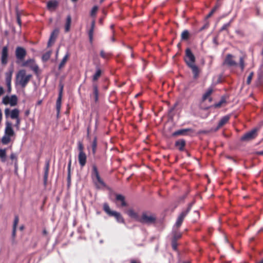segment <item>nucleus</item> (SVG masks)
Returning <instances> with one entry per match:
<instances>
[{
  "label": "nucleus",
  "instance_id": "1",
  "mask_svg": "<svg viewBox=\"0 0 263 263\" xmlns=\"http://www.w3.org/2000/svg\"><path fill=\"white\" fill-rule=\"evenodd\" d=\"M32 77L31 74H27L25 70H20L16 75L15 85L24 88L27 86Z\"/></svg>",
  "mask_w": 263,
  "mask_h": 263
},
{
  "label": "nucleus",
  "instance_id": "2",
  "mask_svg": "<svg viewBox=\"0 0 263 263\" xmlns=\"http://www.w3.org/2000/svg\"><path fill=\"white\" fill-rule=\"evenodd\" d=\"M15 133L12 128V123L7 121L6 122L4 135L1 139L2 143L4 145L8 144L11 141V138L13 137Z\"/></svg>",
  "mask_w": 263,
  "mask_h": 263
},
{
  "label": "nucleus",
  "instance_id": "3",
  "mask_svg": "<svg viewBox=\"0 0 263 263\" xmlns=\"http://www.w3.org/2000/svg\"><path fill=\"white\" fill-rule=\"evenodd\" d=\"M155 216L151 213L143 212L140 219L139 222L142 224H151L155 222Z\"/></svg>",
  "mask_w": 263,
  "mask_h": 263
},
{
  "label": "nucleus",
  "instance_id": "4",
  "mask_svg": "<svg viewBox=\"0 0 263 263\" xmlns=\"http://www.w3.org/2000/svg\"><path fill=\"white\" fill-rule=\"evenodd\" d=\"M184 59L188 66L195 64V57L190 48L186 49Z\"/></svg>",
  "mask_w": 263,
  "mask_h": 263
},
{
  "label": "nucleus",
  "instance_id": "5",
  "mask_svg": "<svg viewBox=\"0 0 263 263\" xmlns=\"http://www.w3.org/2000/svg\"><path fill=\"white\" fill-rule=\"evenodd\" d=\"M5 115L6 118H10L11 119H16L19 118L20 111L17 108L10 110L7 108L5 109Z\"/></svg>",
  "mask_w": 263,
  "mask_h": 263
},
{
  "label": "nucleus",
  "instance_id": "6",
  "mask_svg": "<svg viewBox=\"0 0 263 263\" xmlns=\"http://www.w3.org/2000/svg\"><path fill=\"white\" fill-rule=\"evenodd\" d=\"M257 128H254L251 131L244 134V135L241 138V140L242 141H249L254 139L257 136Z\"/></svg>",
  "mask_w": 263,
  "mask_h": 263
},
{
  "label": "nucleus",
  "instance_id": "7",
  "mask_svg": "<svg viewBox=\"0 0 263 263\" xmlns=\"http://www.w3.org/2000/svg\"><path fill=\"white\" fill-rule=\"evenodd\" d=\"M2 103L5 105L9 104L11 106H14L17 104V98L15 95L6 96L3 98Z\"/></svg>",
  "mask_w": 263,
  "mask_h": 263
},
{
  "label": "nucleus",
  "instance_id": "8",
  "mask_svg": "<svg viewBox=\"0 0 263 263\" xmlns=\"http://www.w3.org/2000/svg\"><path fill=\"white\" fill-rule=\"evenodd\" d=\"M26 55V50L22 47H17L15 50V55L17 60L19 62H22L24 60Z\"/></svg>",
  "mask_w": 263,
  "mask_h": 263
},
{
  "label": "nucleus",
  "instance_id": "9",
  "mask_svg": "<svg viewBox=\"0 0 263 263\" xmlns=\"http://www.w3.org/2000/svg\"><path fill=\"white\" fill-rule=\"evenodd\" d=\"M22 66L24 67H29L35 72L37 71L39 68L37 65L35 63L33 59H29L24 62Z\"/></svg>",
  "mask_w": 263,
  "mask_h": 263
},
{
  "label": "nucleus",
  "instance_id": "10",
  "mask_svg": "<svg viewBox=\"0 0 263 263\" xmlns=\"http://www.w3.org/2000/svg\"><path fill=\"white\" fill-rule=\"evenodd\" d=\"M63 88V86H62L61 87L59 96H58V98L57 102H56V109H57L58 115H59L60 114V109H61V101H62V97Z\"/></svg>",
  "mask_w": 263,
  "mask_h": 263
},
{
  "label": "nucleus",
  "instance_id": "11",
  "mask_svg": "<svg viewBox=\"0 0 263 263\" xmlns=\"http://www.w3.org/2000/svg\"><path fill=\"white\" fill-rule=\"evenodd\" d=\"M8 48L5 46L3 48L1 57V62L3 65H6L8 62Z\"/></svg>",
  "mask_w": 263,
  "mask_h": 263
},
{
  "label": "nucleus",
  "instance_id": "12",
  "mask_svg": "<svg viewBox=\"0 0 263 263\" xmlns=\"http://www.w3.org/2000/svg\"><path fill=\"white\" fill-rule=\"evenodd\" d=\"M224 63L230 66H236L237 65V63L233 60V56L230 54L227 55Z\"/></svg>",
  "mask_w": 263,
  "mask_h": 263
},
{
  "label": "nucleus",
  "instance_id": "13",
  "mask_svg": "<svg viewBox=\"0 0 263 263\" xmlns=\"http://www.w3.org/2000/svg\"><path fill=\"white\" fill-rule=\"evenodd\" d=\"M86 155L85 153H79L78 161L81 167H83L86 162Z\"/></svg>",
  "mask_w": 263,
  "mask_h": 263
},
{
  "label": "nucleus",
  "instance_id": "14",
  "mask_svg": "<svg viewBox=\"0 0 263 263\" xmlns=\"http://www.w3.org/2000/svg\"><path fill=\"white\" fill-rule=\"evenodd\" d=\"M98 189H102L106 186V184L103 180L101 178L100 176L93 179Z\"/></svg>",
  "mask_w": 263,
  "mask_h": 263
},
{
  "label": "nucleus",
  "instance_id": "15",
  "mask_svg": "<svg viewBox=\"0 0 263 263\" xmlns=\"http://www.w3.org/2000/svg\"><path fill=\"white\" fill-rule=\"evenodd\" d=\"M59 31L57 29H54L52 31V32L51 33V34L50 35L49 40L48 42V46H50L51 44L53 43L54 42L55 39L57 38V37L59 34Z\"/></svg>",
  "mask_w": 263,
  "mask_h": 263
},
{
  "label": "nucleus",
  "instance_id": "16",
  "mask_svg": "<svg viewBox=\"0 0 263 263\" xmlns=\"http://www.w3.org/2000/svg\"><path fill=\"white\" fill-rule=\"evenodd\" d=\"M230 117L229 116H225L223 117L218 122V126L216 127V130L218 129L219 128H220L223 125H224L226 123H227Z\"/></svg>",
  "mask_w": 263,
  "mask_h": 263
},
{
  "label": "nucleus",
  "instance_id": "17",
  "mask_svg": "<svg viewBox=\"0 0 263 263\" xmlns=\"http://www.w3.org/2000/svg\"><path fill=\"white\" fill-rule=\"evenodd\" d=\"M71 24V17L70 15H68L66 20L65 24V32H68L70 30V26Z\"/></svg>",
  "mask_w": 263,
  "mask_h": 263
},
{
  "label": "nucleus",
  "instance_id": "18",
  "mask_svg": "<svg viewBox=\"0 0 263 263\" xmlns=\"http://www.w3.org/2000/svg\"><path fill=\"white\" fill-rule=\"evenodd\" d=\"M11 73H7L6 77V83L7 86L8 91L10 92L11 90Z\"/></svg>",
  "mask_w": 263,
  "mask_h": 263
},
{
  "label": "nucleus",
  "instance_id": "19",
  "mask_svg": "<svg viewBox=\"0 0 263 263\" xmlns=\"http://www.w3.org/2000/svg\"><path fill=\"white\" fill-rule=\"evenodd\" d=\"M111 216L115 217L117 222L124 223V220L120 213L115 211Z\"/></svg>",
  "mask_w": 263,
  "mask_h": 263
},
{
  "label": "nucleus",
  "instance_id": "20",
  "mask_svg": "<svg viewBox=\"0 0 263 263\" xmlns=\"http://www.w3.org/2000/svg\"><path fill=\"white\" fill-rule=\"evenodd\" d=\"M194 202H192L189 204V206L186 210L182 211L180 214L179 215L180 217H181L182 219H184L185 217L187 215L189 212L190 211L192 205H193Z\"/></svg>",
  "mask_w": 263,
  "mask_h": 263
},
{
  "label": "nucleus",
  "instance_id": "21",
  "mask_svg": "<svg viewBox=\"0 0 263 263\" xmlns=\"http://www.w3.org/2000/svg\"><path fill=\"white\" fill-rule=\"evenodd\" d=\"M185 144V140H184L183 139L178 140L175 142V146L180 151L183 150Z\"/></svg>",
  "mask_w": 263,
  "mask_h": 263
},
{
  "label": "nucleus",
  "instance_id": "22",
  "mask_svg": "<svg viewBox=\"0 0 263 263\" xmlns=\"http://www.w3.org/2000/svg\"><path fill=\"white\" fill-rule=\"evenodd\" d=\"M127 213L129 217H130L132 218H134L135 220L139 222L140 216H139L138 214L136 213H135L133 210H129L127 212Z\"/></svg>",
  "mask_w": 263,
  "mask_h": 263
},
{
  "label": "nucleus",
  "instance_id": "23",
  "mask_svg": "<svg viewBox=\"0 0 263 263\" xmlns=\"http://www.w3.org/2000/svg\"><path fill=\"white\" fill-rule=\"evenodd\" d=\"M192 70V72L194 74V78L196 79L199 75V70L198 67L195 65H192L191 66H189Z\"/></svg>",
  "mask_w": 263,
  "mask_h": 263
},
{
  "label": "nucleus",
  "instance_id": "24",
  "mask_svg": "<svg viewBox=\"0 0 263 263\" xmlns=\"http://www.w3.org/2000/svg\"><path fill=\"white\" fill-rule=\"evenodd\" d=\"M116 199L117 201L121 202V205L122 206H125L126 205V203L125 201V198L123 195L121 194H117L116 196Z\"/></svg>",
  "mask_w": 263,
  "mask_h": 263
},
{
  "label": "nucleus",
  "instance_id": "25",
  "mask_svg": "<svg viewBox=\"0 0 263 263\" xmlns=\"http://www.w3.org/2000/svg\"><path fill=\"white\" fill-rule=\"evenodd\" d=\"M93 95L94 96V101L95 102H97L99 99V91L97 85H93Z\"/></svg>",
  "mask_w": 263,
  "mask_h": 263
},
{
  "label": "nucleus",
  "instance_id": "26",
  "mask_svg": "<svg viewBox=\"0 0 263 263\" xmlns=\"http://www.w3.org/2000/svg\"><path fill=\"white\" fill-rule=\"evenodd\" d=\"M58 5V2L55 0H51L48 2L47 7L48 9L55 8Z\"/></svg>",
  "mask_w": 263,
  "mask_h": 263
},
{
  "label": "nucleus",
  "instance_id": "27",
  "mask_svg": "<svg viewBox=\"0 0 263 263\" xmlns=\"http://www.w3.org/2000/svg\"><path fill=\"white\" fill-rule=\"evenodd\" d=\"M69 55V54L68 52H67L66 54L65 55V56L63 57V58L62 59L61 62H60V63L59 65V69H62L64 67V66L65 65V64H66V63L68 60Z\"/></svg>",
  "mask_w": 263,
  "mask_h": 263
},
{
  "label": "nucleus",
  "instance_id": "28",
  "mask_svg": "<svg viewBox=\"0 0 263 263\" xmlns=\"http://www.w3.org/2000/svg\"><path fill=\"white\" fill-rule=\"evenodd\" d=\"M103 209L104 211L109 216H111L113 214V213H114L115 211H111L110 209L109 206L108 204L106 203H104L103 204Z\"/></svg>",
  "mask_w": 263,
  "mask_h": 263
},
{
  "label": "nucleus",
  "instance_id": "29",
  "mask_svg": "<svg viewBox=\"0 0 263 263\" xmlns=\"http://www.w3.org/2000/svg\"><path fill=\"white\" fill-rule=\"evenodd\" d=\"M6 149H0V159L2 162H5L6 160Z\"/></svg>",
  "mask_w": 263,
  "mask_h": 263
},
{
  "label": "nucleus",
  "instance_id": "30",
  "mask_svg": "<svg viewBox=\"0 0 263 263\" xmlns=\"http://www.w3.org/2000/svg\"><path fill=\"white\" fill-rule=\"evenodd\" d=\"M101 74V70L99 68H97L95 73L92 77V80L94 81H97Z\"/></svg>",
  "mask_w": 263,
  "mask_h": 263
},
{
  "label": "nucleus",
  "instance_id": "31",
  "mask_svg": "<svg viewBox=\"0 0 263 263\" xmlns=\"http://www.w3.org/2000/svg\"><path fill=\"white\" fill-rule=\"evenodd\" d=\"M190 130L189 129H180V130H178L177 131H176L175 132H174L173 134V136H177V135H184L186 134V133Z\"/></svg>",
  "mask_w": 263,
  "mask_h": 263
},
{
  "label": "nucleus",
  "instance_id": "32",
  "mask_svg": "<svg viewBox=\"0 0 263 263\" xmlns=\"http://www.w3.org/2000/svg\"><path fill=\"white\" fill-rule=\"evenodd\" d=\"M97 146V138L95 137L92 142L91 148H92V153L94 155L96 153V148Z\"/></svg>",
  "mask_w": 263,
  "mask_h": 263
},
{
  "label": "nucleus",
  "instance_id": "33",
  "mask_svg": "<svg viewBox=\"0 0 263 263\" xmlns=\"http://www.w3.org/2000/svg\"><path fill=\"white\" fill-rule=\"evenodd\" d=\"M189 36V32L187 30H184L181 35V40H187Z\"/></svg>",
  "mask_w": 263,
  "mask_h": 263
},
{
  "label": "nucleus",
  "instance_id": "34",
  "mask_svg": "<svg viewBox=\"0 0 263 263\" xmlns=\"http://www.w3.org/2000/svg\"><path fill=\"white\" fill-rule=\"evenodd\" d=\"M213 92V89L212 88H209L207 91L205 92V93L203 95L202 98L203 100H205Z\"/></svg>",
  "mask_w": 263,
  "mask_h": 263
},
{
  "label": "nucleus",
  "instance_id": "35",
  "mask_svg": "<svg viewBox=\"0 0 263 263\" xmlns=\"http://www.w3.org/2000/svg\"><path fill=\"white\" fill-rule=\"evenodd\" d=\"M92 174L95 178L100 176L97 167L96 165H93L92 166Z\"/></svg>",
  "mask_w": 263,
  "mask_h": 263
},
{
  "label": "nucleus",
  "instance_id": "36",
  "mask_svg": "<svg viewBox=\"0 0 263 263\" xmlns=\"http://www.w3.org/2000/svg\"><path fill=\"white\" fill-rule=\"evenodd\" d=\"M10 158L12 160H15V167L16 168H17V155L16 154L12 153L10 156Z\"/></svg>",
  "mask_w": 263,
  "mask_h": 263
},
{
  "label": "nucleus",
  "instance_id": "37",
  "mask_svg": "<svg viewBox=\"0 0 263 263\" xmlns=\"http://www.w3.org/2000/svg\"><path fill=\"white\" fill-rule=\"evenodd\" d=\"M183 221V219H182L179 216H178V218H177V219L176 220V222L175 223L174 227H176L177 228H179L181 225Z\"/></svg>",
  "mask_w": 263,
  "mask_h": 263
},
{
  "label": "nucleus",
  "instance_id": "38",
  "mask_svg": "<svg viewBox=\"0 0 263 263\" xmlns=\"http://www.w3.org/2000/svg\"><path fill=\"white\" fill-rule=\"evenodd\" d=\"M98 9V6H93L90 11V15L91 16H95Z\"/></svg>",
  "mask_w": 263,
  "mask_h": 263
},
{
  "label": "nucleus",
  "instance_id": "39",
  "mask_svg": "<svg viewBox=\"0 0 263 263\" xmlns=\"http://www.w3.org/2000/svg\"><path fill=\"white\" fill-rule=\"evenodd\" d=\"M225 102H226L225 99L222 98L218 102L214 104V106H215V107H219L222 105V104L225 103Z\"/></svg>",
  "mask_w": 263,
  "mask_h": 263
},
{
  "label": "nucleus",
  "instance_id": "40",
  "mask_svg": "<svg viewBox=\"0 0 263 263\" xmlns=\"http://www.w3.org/2000/svg\"><path fill=\"white\" fill-rule=\"evenodd\" d=\"M18 221H19L18 217L17 216H15L14 219V221H13V228L16 229Z\"/></svg>",
  "mask_w": 263,
  "mask_h": 263
},
{
  "label": "nucleus",
  "instance_id": "41",
  "mask_svg": "<svg viewBox=\"0 0 263 263\" xmlns=\"http://www.w3.org/2000/svg\"><path fill=\"white\" fill-rule=\"evenodd\" d=\"M78 149H79V153H84V151H83V144L80 141H79L78 142Z\"/></svg>",
  "mask_w": 263,
  "mask_h": 263
},
{
  "label": "nucleus",
  "instance_id": "42",
  "mask_svg": "<svg viewBox=\"0 0 263 263\" xmlns=\"http://www.w3.org/2000/svg\"><path fill=\"white\" fill-rule=\"evenodd\" d=\"M15 120V123L14 124V126L16 127V129H18L20 128L21 120H20V118H18Z\"/></svg>",
  "mask_w": 263,
  "mask_h": 263
},
{
  "label": "nucleus",
  "instance_id": "43",
  "mask_svg": "<svg viewBox=\"0 0 263 263\" xmlns=\"http://www.w3.org/2000/svg\"><path fill=\"white\" fill-rule=\"evenodd\" d=\"M239 65L241 70H243L245 68V63L243 58L242 57H240L239 59Z\"/></svg>",
  "mask_w": 263,
  "mask_h": 263
},
{
  "label": "nucleus",
  "instance_id": "44",
  "mask_svg": "<svg viewBox=\"0 0 263 263\" xmlns=\"http://www.w3.org/2000/svg\"><path fill=\"white\" fill-rule=\"evenodd\" d=\"M93 31L94 29L90 28L88 32L89 38L90 42H92L93 39Z\"/></svg>",
  "mask_w": 263,
  "mask_h": 263
},
{
  "label": "nucleus",
  "instance_id": "45",
  "mask_svg": "<svg viewBox=\"0 0 263 263\" xmlns=\"http://www.w3.org/2000/svg\"><path fill=\"white\" fill-rule=\"evenodd\" d=\"M181 237V234L180 233L175 232L173 235V239H175V240L177 241V240L180 238Z\"/></svg>",
  "mask_w": 263,
  "mask_h": 263
},
{
  "label": "nucleus",
  "instance_id": "46",
  "mask_svg": "<svg viewBox=\"0 0 263 263\" xmlns=\"http://www.w3.org/2000/svg\"><path fill=\"white\" fill-rule=\"evenodd\" d=\"M172 246L173 250H176L177 248V241L175 239H172Z\"/></svg>",
  "mask_w": 263,
  "mask_h": 263
},
{
  "label": "nucleus",
  "instance_id": "47",
  "mask_svg": "<svg viewBox=\"0 0 263 263\" xmlns=\"http://www.w3.org/2000/svg\"><path fill=\"white\" fill-rule=\"evenodd\" d=\"M231 22H232V20H231L229 23L224 24L222 26V27H221V28L220 29V31H223V30L226 29L230 25Z\"/></svg>",
  "mask_w": 263,
  "mask_h": 263
},
{
  "label": "nucleus",
  "instance_id": "48",
  "mask_svg": "<svg viewBox=\"0 0 263 263\" xmlns=\"http://www.w3.org/2000/svg\"><path fill=\"white\" fill-rule=\"evenodd\" d=\"M218 6H215L212 10L209 13V14L207 16V18H209L211 17L213 14L215 12V11L216 10V9L218 8Z\"/></svg>",
  "mask_w": 263,
  "mask_h": 263
},
{
  "label": "nucleus",
  "instance_id": "49",
  "mask_svg": "<svg viewBox=\"0 0 263 263\" xmlns=\"http://www.w3.org/2000/svg\"><path fill=\"white\" fill-rule=\"evenodd\" d=\"M253 76V72H252L250 73L249 76L248 77L247 80V83L248 84H249L251 83Z\"/></svg>",
  "mask_w": 263,
  "mask_h": 263
},
{
  "label": "nucleus",
  "instance_id": "50",
  "mask_svg": "<svg viewBox=\"0 0 263 263\" xmlns=\"http://www.w3.org/2000/svg\"><path fill=\"white\" fill-rule=\"evenodd\" d=\"M48 176V172H45L44 175V182L45 185H46V184L47 183Z\"/></svg>",
  "mask_w": 263,
  "mask_h": 263
},
{
  "label": "nucleus",
  "instance_id": "51",
  "mask_svg": "<svg viewBox=\"0 0 263 263\" xmlns=\"http://www.w3.org/2000/svg\"><path fill=\"white\" fill-rule=\"evenodd\" d=\"M100 55L102 58L105 59L107 58V54H106L103 50L101 51Z\"/></svg>",
  "mask_w": 263,
  "mask_h": 263
},
{
  "label": "nucleus",
  "instance_id": "52",
  "mask_svg": "<svg viewBox=\"0 0 263 263\" xmlns=\"http://www.w3.org/2000/svg\"><path fill=\"white\" fill-rule=\"evenodd\" d=\"M50 57V54L49 53H47L46 54H44L43 56V59L44 60H48Z\"/></svg>",
  "mask_w": 263,
  "mask_h": 263
},
{
  "label": "nucleus",
  "instance_id": "53",
  "mask_svg": "<svg viewBox=\"0 0 263 263\" xmlns=\"http://www.w3.org/2000/svg\"><path fill=\"white\" fill-rule=\"evenodd\" d=\"M16 231V228H13V229H12V236L13 238H14L15 237Z\"/></svg>",
  "mask_w": 263,
  "mask_h": 263
},
{
  "label": "nucleus",
  "instance_id": "54",
  "mask_svg": "<svg viewBox=\"0 0 263 263\" xmlns=\"http://www.w3.org/2000/svg\"><path fill=\"white\" fill-rule=\"evenodd\" d=\"M49 163L47 162L46 164V166H45V172H49Z\"/></svg>",
  "mask_w": 263,
  "mask_h": 263
},
{
  "label": "nucleus",
  "instance_id": "55",
  "mask_svg": "<svg viewBox=\"0 0 263 263\" xmlns=\"http://www.w3.org/2000/svg\"><path fill=\"white\" fill-rule=\"evenodd\" d=\"M17 22L18 24L20 26L21 24V18L18 14H17Z\"/></svg>",
  "mask_w": 263,
  "mask_h": 263
},
{
  "label": "nucleus",
  "instance_id": "56",
  "mask_svg": "<svg viewBox=\"0 0 263 263\" xmlns=\"http://www.w3.org/2000/svg\"><path fill=\"white\" fill-rule=\"evenodd\" d=\"M95 27V21L93 20L91 22L90 28L94 29Z\"/></svg>",
  "mask_w": 263,
  "mask_h": 263
},
{
  "label": "nucleus",
  "instance_id": "57",
  "mask_svg": "<svg viewBox=\"0 0 263 263\" xmlns=\"http://www.w3.org/2000/svg\"><path fill=\"white\" fill-rule=\"evenodd\" d=\"M4 90L2 86H0V97L4 93Z\"/></svg>",
  "mask_w": 263,
  "mask_h": 263
},
{
  "label": "nucleus",
  "instance_id": "58",
  "mask_svg": "<svg viewBox=\"0 0 263 263\" xmlns=\"http://www.w3.org/2000/svg\"><path fill=\"white\" fill-rule=\"evenodd\" d=\"M2 120V110L0 109V123L1 122Z\"/></svg>",
  "mask_w": 263,
  "mask_h": 263
},
{
  "label": "nucleus",
  "instance_id": "59",
  "mask_svg": "<svg viewBox=\"0 0 263 263\" xmlns=\"http://www.w3.org/2000/svg\"><path fill=\"white\" fill-rule=\"evenodd\" d=\"M257 154L260 155H263V151L258 152Z\"/></svg>",
  "mask_w": 263,
  "mask_h": 263
},
{
  "label": "nucleus",
  "instance_id": "60",
  "mask_svg": "<svg viewBox=\"0 0 263 263\" xmlns=\"http://www.w3.org/2000/svg\"><path fill=\"white\" fill-rule=\"evenodd\" d=\"M71 163V160H70V161H69V163H68V168H69H69H70V167Z\"/></svg>",
  "mask_w": 263,
  "mask_h": 263
},
{
  "label": "nucleus",
  "instance_id": "61",
  "mask_svg": "<svg viewBox=\"0 0 263 263\" xmlns=\"http://www.w3.org/2000/svg\"><path fill=\"white\" fill-rule=\"evenodd\" d=\"M43 233L44 234V235H46L47 234V231L46 230H44L43 231Z\"/></svg>",
  "mask_w": 263,
  "mask_h": 263
},
{
  "label": "nucleus",
  "instance_id": "62",
  "mask_svg": "<svg viewBox=\"0 0 263 263\" xmlns=\"http://www.w3.org/2000/svg\"><path fill=\"white\" fill-rule=\"evenodd\" d=\"M29 110H27V111H26V112H25V115H26V116L28 115H29Z\"/></svg>",
  "mask_w": 263,
  "mask_h": 263
},
{
  "label": "nucleus",
  "instance_id": "63",
  "mask_svg": "<svg viewBox=\"0 0 263 263\" xmlns=\"http://www.w3.org/2000/svg\"><path fill=\"white\" fill-rule=\"evenodd\" d=\"M131 263H139V262H137V261H135V260H132V261H131Z\"/></svg>",
  "mask_w": 263,
  "mask_h": 263
},
{
  "label": "nucleus",
  "instance_id": "64",
  "mask_svg": "<svg viewBox=\"0 0 263 263\" xmlns=\"http://www.w3.org/2000/svg\"><path fill=\"white\" fill-rule=\"evenodd\" d=\"M256 263H263V258L260 261L257 262Z\"/></svg>",
  "mask_w": 263,
  "mask_h": 263
}]
</instances>
